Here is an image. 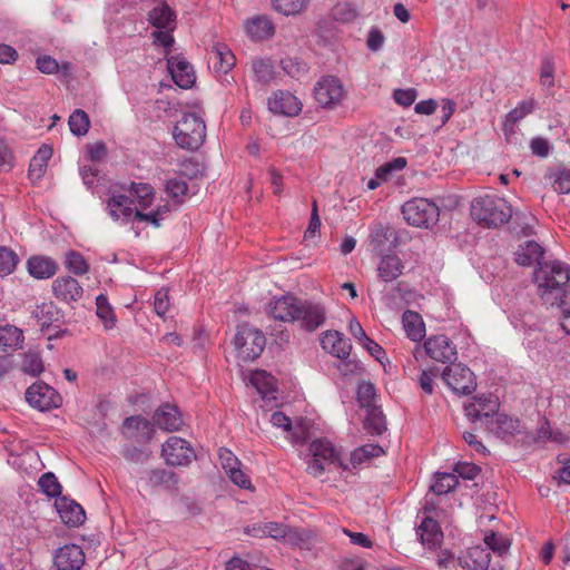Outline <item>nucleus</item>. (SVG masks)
Returning a JSON list of instances; mask_svg holds the SVG:
<instances>
[{
    "mask_svg": "<svg viewBox=\"0 0 570 570\" xmlns=\"http://www.w3.org/2000/svg\"><path fill=\"white\" fill-rule=\"evenodd\" d=\"M534 281L544 303L556 305L570 282V266L561 261L544 262L534 271Z\"/></svg>",
    "mask_w": 570,
    "mask_h": 570,
    "instance_id": "1",
    "label": "nucleus"
},
{
    "mask_svg": "<svg viewBox=\"0 0 570 570\" xmlns=\"http://www.w3.org/2000/svg\"><path fill=\"white\" fill-rule=\"evenodd\" d=\"M471 216L484 227L497 228L510 220L512 208L505 199L487 195L472 202Z\"/></svg>",
    "mask_w": 570,
    "mask_h": 570,
    "instance_id": "2",
    "label": "nucleus"
},
{
    "mask_svg": "<svg viewBox=\"0 0 570 570\" xmlns=\"http://www.w3.org/2000/svg\"><path fill=\"white\" fill-rule=\"evenodd\" d=\"M173 136L176 144L188 150L198 149L205 141L206 125L202 117L195 112L184 114L176 122Z\"/></svg>",
    "mask_w": 570,
    "mask_h": 570,
    "instance_id": "3",
    "label": "nucleus"
},
{
    "mask_svg": "<svg viewBox=\"0 0 570 570\" xmlns=\"http://www.w3.org/2000/svg\"><path fill=\"white\" fill-rule=\"evenodd\" d=\"M402 215L409 225L432 228L440 218L439 206L428 198L414 197L402 205Z\"/></svg>",
    "mask_w": 570,
    "mask_h": 570,
    "instance_id": "4",
    "label": "nucleus"
},
{
    "mask_svg": "<svg viewBox=\"0 0 570 570\" xmlns=\"http://www.w3.org/2000/svg\"><path fill=\"white\" fill-rule=\"evenodd\" d=\"M234 345L240 360L254 361L264 351L266 338L261 330L244 323L237 326Z\"/></svg>",
    "mask_w": 570,
    "mask_h": 570,
    "instance_id": "5",
    "label": "nucleus"
},
{
    "mask_svg": "<svg viewBox=\"0 0 570 570\" xmlns=\"http://www.w3.org/2000/svg\"><path fill=\"white\" fill-rule=\"evenodd\" d=\"M442 380L456 394L469 395L476 389L474 373L461 363L446 366L442 372Z\"/></svg>",
    "mask_w": 570,
    "mask_h": 570,
    "instance_id": "6",
    "label": "nucleus"
},
{
    "mask_svg": "<svg viewBox=\"0 0 570 570\" xmlns=\"http://www.w3.org/2000/svg\"><path fill=\"white\" fill-rule=\"evenodd\" d=\"M499 407V399L489 393L474 396L472 401L465 403L464 412L471 422L480 421L487 424L498 413Z\"/></svg>",
    "mask_w": 570,
    "mask_h": 570,
    "instance_id": "7",
    "label": "nucleus"
},
{
    "mask_svg": "<svg viewBox=\"0 0 570 570\" xmlns=\"http://www.w3.org/2000/svg\"><path fill=\"white\" fill-rule=\"evenodd\" d=\"M161 456L169 465H187L196 455L188 441L179 436H170L163 444Z\"/></svg>",
    "mask_w": 570,
    "mask_h": 570,
    "instance_id": "8",
    "label": "nucleus"
},
{
    "mask_svg": "<svg viewBox=\"0 0 570 570\" xmlns=\"http://www.w3.org/2000/svg\"><path fill=\"white\" fill-rule=\"evenodd\" d=\"M314 95L322 107H334L343 100L345 90L340 79L328 76L315 85Z\"/></svg>",
    "mask_w": 570,
    "mask_h": 570,
    "instance_id": "9",
    "label": "nucleus"
},
{
    "mask_svg": "<svg viewBox=\"0 0 570 570\" xmlns=\"http://www.w3.org/2000/svg\"><path fill=\"white\" fill-rule=\"evenodd\" d=\"M26 400L31 406L40 411H46L52 407H58L61 397L55 389L46 383L39 382L27 389Z\"/></svg>",
    "mask_w": 570,
    "mask_h": 570,
    "instance_id": "10",
    "label": "nucleus"
},
{
    "mask_svg": "<svg viewBox=\"0 0 570 570\" xmlns=\"http://www.w3.org/2000/svg\"><path fill=\"white\" fill-rule=\"evenodd\" d=\"M426 354L434 361L451 363L456 360V346L446 335H434L424 342Z\"/></svg>",
    "mask_w": 570,
    "mask_h": 570,
    "instance_id": "11",
    "label": "nucleus"
},
{
    "mask_svg": "<svg viewBox=\"0 0 570 570\" xmlns=\"http://www.w3.org/2000/svg\"><path fill=\"white\" fill-rule=\"evenodd\" d=\"M302 301L293 295L274 298L268 305V313L275 320L294 322L299 316Z\"/></svg>",
    "mask_w": 570,
    "mask_h": 570,
    "instance_id": "12",
    "label": "nucleus"
},
{
    "mask_svg": "<svg viewBox=\"0 0 570 570\" xmlns=\"http://www.w3.org/2000/svg\"><path fill=\"white\" fill-rule=\"evenodd\" d=\"M167 68L173 81L183 89L190 88L196 80L193 66L180 56H173L167 59Z\"/></svg>",
    "mask_w": 570,
    "mask_h": 570,
    "instance_id": "13",
    "label": "nucleus"
},
{
    "mask_svg": "<svg viewBox=\"0 0 570 570\" xmlns=\"http://www.w3.org/2000/svg\"><path fill=\"white\" fill-rule=\"evenodd\" d=\"M83 563L85 553L77 544H66L56 551V570H80Z\"/></svg>",
    "mask_w": 570,
    "mask_h": 570,
    "instance_id": "14",
    "label": "nucleus"
},
{
    "mask_svg": "<svg viewBox=\"0 0 570 570\" xmlns=\"http://www.w3.org/2000/svg\"><path fill=\"white\" fill-rule=\"evenodd\" d=\"M299 316L296 321L301 322V327L314 332L322 326L326 318V309L318 303L302 301Z\"/></svg>",
    "mask_w": 570,
    "mask_h": 570,
    "instance_id": "15",
    "label": "nucleus"
},
{
    "mask_svg": "<svg viewBox=\"0 0 570 570\" xmlns=\"http://www.w3.org/2000/svg\"><path fill=\"white\" fill-rule=\"evenodd\" d=\"M154 424L163 431H179L184 424L181 414L177 406L169 403L161 404L153 415Z\"/></svg>",
    "mask_w": 570,
    "mask_h": 570,
    "instance_id": "16",
    "label": "nucleus"
},
{
    "mask_svg": "<svg viewBox=\"0 0 570 570\" xmlns=\"http://www.w3.org/2000/svg\"><path fill=\"white\" fill-rule=\"evenodd\" d=\"M268 109L273 114L293 117L302 110V104L289 91L279 90L268 99Z\"/></svg>",
    "mask_w": 570,
    "mask_h": 570,
    "instance_id": "17",
    "label": "nucleus"
},
{
    "mask_svg": "<svg viewBox=\"0 0 570 570\" xmlns=\"http://www.w3.org/2000/svg\"><path fill=\"white\" fill-rule=\"evenodd\" d=\"M154 421H149L140 415L126 417L122 428L126 429L128 439H136L138 442H148L155 433Z\"/></svg>",
    "mask_w": 570,
    "mask_h": 570,
    "instance_id": "18",
    "label": "nucleus"
},
{
    "mask_svg": "<svg viewBox=\"0 0 570 570\" xmlns=\"http://www.w3.org/2000/svg\"><path fill=\"white\" fill-rule=\"evenodd\" d=\"M321 345L326 352L341 360L347 358L352 350L350 341L337 331L324 332L321 336Z\"/></svg>",
    "mask_w": 570,
    "mask_h": 570,
    "instance_id": "19",
    "label": "nucleus"
},
{
    "mask_svg": "<svg viewBox=\"0 0 570 570\" xmlns=\"http://www.w3.org/2000/svg\"><path fill=\"white\" fill-rule=\"evenodd\" d=\"M416 534L420 537L423 546L432 549L439 547L443 539V532L439 523L432 515L422 517L421 523L416 528Z\"/></svg>",
    "mask_w": 570,
    "mask_h": 570,
    "instance_id": "20",
    "label": "nucleus"
},
{
    "mask_svg": "<svg viewBox=\"0 0 570 570\" xmlns=\"http://www.w3.org/2000/svg\"><path fill=\"white\" fill-rule=\"evenodd\" d=\"M458 562L463 570H488L490 553L488 549L472 547L458 558Z\"/></svg>",
    "mask_w": 570,
    "mask_h": 570,
    "instance_id": "21",
    "label": "nucleus"
},
{
    "mask_svg": "<svg viewBox=\"0 0 570 570\" xmlns=\"http://www.w3.org/2000/svg\"><path fill=\"white\" fill-rule=\"evenodd\" d=\"M404 268L403 261L396 254H387L382 256L377 263V277L384 283H390L399 278Z\"/></svg>",
    "mask_w": 570,
    "mask_h": 570,
    "instance_id": "22",
    "label": "nucleus"
},
{
    "mask_svg": "<svg viewBox=\"0 0 570 570\" xmlns=\"http://www.w3.org/2000/svg\"><path fill=\"white\" fill-rule=\"evenodd\" d=\"M56 508L61 520L67 525L78 527L85 522V511L82 507L75 501L62 497L56 501Z\"/></svg>",
    "mask_w": 570,
    "mask_h": 570,
    "instance_id": "23",
    "label": "nucleus"
},
{
    "mask_svg": "<svg viewBox=\"0 0 570 570\" xmlns=\"http://www.w3.org/2000/svg\"><path fill=\"white\" fill-rule=\"evenodd\" d=\"M53 293L63 302L78 301L82 296V287L70 276H60L52 283Z\"/></svg>",
    "mask_w": 570,
    "mask_h": 570,
    "instance_id": "24",
    "label": "nucleus"
},
{
    "mask_svg": "<svg viewBox=\"0 0 570 570\" xmlns=\"http://www.w3.org/2000/svg\"><path fill=\"white\" fill-rule=\"evenodd\" d=\"M209 62L216 71L227 73L235 66L236 58L226 45L218 42L209 51Z\"/></svg>",
    "mask_w": 570,
    "mask_h": 570,
    "instance_id": "25",
    "label": "nucleus"
},
{
    "mask_svg": "<svg viewBox=\"0 0 570 570\" xmlns=\"http://www.w3.org/2000/svg\"><path fill=\"white\" fill-rule=\"evenodd\" d=\"M29 274L38 279L52 277L58 271V264L47 256H32L27 262Z\"/></svg>",
    "mask_w": 570,
    "mask_h": 570,
    "instance_id": "26",
    "label": "nucleus"
},
{
    "mask_svg": "<svg viewBox=\"0 0 570 570\" xmlns=\"http://www.w3.org/2000/svg\"><path fill=\"white\" fill-rule=\"evenodd\" d=\"M543 253L544 249L539 243L534 240H528L523 245L519 246L515 253V261L519 265L522 266H531L533 264H538V267H540V264H544V262H541Z\"/></svg>",
    "mask_w": 570,
    "mask_h": 570,
    "instance_id": "27",
    "label": "nucleus"
},
{
    "mask_svg": "<svg viewBox=\"0 0 570 570\" xmlns=\"http://www.w3.org/2000/svg\"><path fill=\"white\" fill-rule=\"evenodd\" d=\"M371 240L376 249L383 250L385 247H396L399 235L392 226L377 224L372 229Z\"/></svg>",
    "mask_w": 570,
    "mask_h": 570,
    "instance_id": "28",
    "label": "nucleus"
},
{
    "mask_svg": "<svg viewBox=\"0 0 570 570\" xmlns=\"http://www.w3.org/2000/svg\"><path fill=\"white\" fill-rule=\"evenodd\" d=\"M148 21L157 29H175L176 13L163 2L149 11Z\"/></svg>",
    "mask_w": 570,
    "mask_h": 570,
    "instance_id": "29",
    "label": "nucleus"
},
{
    "mask_svg": "<svg viewBox=\"0 0 570 570\" xmlns=\"http://www.w3.org/2000/svg\"><path fill=\"white\" fill-rule=\"evenodd\" d=\"M350 333L358 341V343L366 348L372 356L376 360H381V356L384 354L383 348L370 338L365 331L363 330L361 323L356 318H352L348 325Z\"/></svg>",
    "mask_w": 570,
    "mask_h": 570,
    "instance_id": "30",
    "label": "nucleus"
},
{
    "mask_svg": "<svg viewBox=\"0 0 570 570\" xmlns=\"http://www.w3.org/2000/svg\"><path fill=\"white\" fill-rule=\"evenodd\" d=\"M132 200H130L125 195H116L112 196L107 204V208L109 210V215L115 219H124L128 222L130 217L135 216V210L131 207Z\"/></svg>",
    "mask_w": 570,
    "mask_h": 570,
    "instance_id": "31",
    "label": "nucleus"
},
{
    "mask_svg": "<svg viewBox=\"0 0 570 570\" xmlns=\"http://www.w3.org/2000/svg\"><path fill=\"white\" fill-rule=\"evenodd\" d=\"M247 33L255 40H264L275 32L273 22L266 16H257L245 24Z\"/></svg>",
    "mask_w": 570,
    "mask_h": 570,
    "instance_id": "32",
    "label": "nucleus"
},
{
    "mask_svg": "<svg viewBox=\"0 0 570 570\" xmlns=\"http://www.w3.org/2000/svg\"><path fill=\"white\" fill-rule=\"evenodd\" d=\"M403 327L409 338L421 341L425 335V326L421 315L414 311H405L402 315Z\"/></svg>",
    "mask_w": 570,
    "mask_h": 570,
    "instance_id": "33",
    "label": "nucleus"
},
{
    "mask_svg": "<svg viewBox=\"0 0 570 570\" xmlns=\"http://www.w3.org/2000/svg\"><path fill=\"white\" fill-rule=\"evenodd\" d=\"M491 431L499 435H512L519 431V420L512 419L503 413H497L487 424Z\"/></svg>",
    "mask_w": 570,
    "mask_h": 570,
    "instance_id": "34",
    "label": "nucleus"
},
{
    "mask_svg": "<svg viewBox=\"0 0 570 570\" xmlns=\"http://www.w3.org/2000/svg\"><path fill=\"white\" fill-rule=\"evenodd\" d=\"M52 156V149L49 146H42L32 157L28 176L31 180H39L46 173L48 160Z\"/></svg>",
    "mask_w": 570,
    "mask_h": 570,
    "instance_id": "35",
    "label": "nucleus"
},
{
    "mask_svg": "<svg viewBox=\"0 0 570 570\" xmlns=\"http://www.w3.org/2000/svg\"><path fill=\"white\" fill-rule=\"evenodd\" d=\"M312 455L328 464L342 465L340 453L335 451L332 443L326 440H315L311 443Z\"/></svg>",
    "mask_w": 570,
    "mask_h": 570,
    "instance_id": "36",
    "label": "nucleus"
},
{
    "mask_svg": "<svg viewBox=\"0 0 570 570\" xmlns=\"http://www.w3.org/2000/svg\"><path fill=\"white\" fill-rule=\"evenodd\" d=\"M364 430L372 435H381L386 430L385 417L377 406L365 410Z\"/></svg>",
    "mask_w": 570,
    "mask_h": 570,
    "instance_id": "37",
    "label": "nucleus"
},
{
    "mask_svg": "<svg viewBox=\"0 0 570 570\" xmlns=\"http://www.w3.org/2000/svg\"><path fill=\"white\" fill-rule=\"evenodd\" d=\"M546 179L552 185L553 189L559 194L570 193V168L557 167L551 169Z\"/></svg>",
    "mask_w": 570,
    "mask_h": 570,
    "instance_id": "38",
    "label": "nucleus"
},
{
    "mask_svg": "<svg viewBox=\"0 0 570 570\" xmlns=\"http://www.w3.org/2000/svg\"><path fill=\"white\" fill-rule=\"evenodd\" d=\"M23 343V333L16 326L7 325L0 327V348H18Z\"/></svg>",
    "mask_w": 570,
    "mask_h": 570,
    "instance_id": "39",
    "label": "nucleus"
},
{
    "mask_svg": "<svg viewBox=\"0 0 570 570\" xmlns=\"http://www.w3.org/2000/svg\"><path fill=\"white\" fill-rule=\"evenodd\" d=\"M283 541L293 547L307 548L311 543V532L306 529L288 527L285 531Z\"/></svg>",
    "mask_w": 570,
    "mask_h": 570,
    "instance_id": "40",
    "label": "nucleus"
},
{
    "mask_svg": "<svg viewBox=\"0 0 570 570\" xmlns=\"http://www.w3.org/2000/svg\"><path fill=\"white\" fill-rule=\"evenodd\" d=\"M147 481L150 487L164 485L167 489H171L177 484L176 474L165 469L150 470Z\"/></svg>",
    "mask_w": 570,
    "mask_h": 570,
    "instance_id": "41",
    "label": "nucleus"
},
{
    "mask_svg": "<svg viewBox=\"0 0 570 570\" xmlns=\"http://www.w3.org/2000/svg\"><path fill=\"white\" fill-rule=\"evenodd\" d=\"M537 106V101L533 98L520 101L515 108H513L505 118V127H511L518 121L530 115Z\"/></svg>",
    "mask_w": 570,
    "mask_h": 570,
    "instance_id": "42",
    "label": "nucleus"
},
{
    "mask_svg": "<svg viewBox=\"0 0 570 570\" xmlns=\"http://www.w3.org/2000/svg\"><path fill=\"white\" fill-rule=\"evenodd\" d=\"M70 131L76 136H85L90 128V120L86 111L76 109L68 120Z\"/></svg>",
    "mask_w": 570,
    "mask_h": 570,
    "instance_id": "43",
    "label": "nucleus"
},
{
    "mask_svg": "<svg viewBox=\"0 0 570 570\" xmlns=\"http://www.w3.org/2000/svg\"><path fill=\"white\" fill-rule=\"evenodd\" d=\"M32 314L42 327L49 326L52 322L58 321L59 318V311L51 302L38 305Z\"/></svg>",
    "mask_w": 570,
    "mask_h": 570,
    "instance_id": "44",
    "label": "nucleus"
},
{
    "mask_svg": "<svg viewBox=\"0 0 570 570\" xmlns=\"http://www.w3.org/2000/svg\"><path fill=\"white\" fill-rule=\"evenodd\" d=\"M282 69L293 78L301 79L308 72L307 63L297 57H286L281 60Z\"/></svg>",
    "mask_w": 570,
    "mask_h": 570,
    "instance_id": "45",
    "label": "nucleus"
},
{
    "mask_svg": "<svg viewBox=\"0 0 570 570\" xmlns=\"http://www.w3.org/2000/svg\"><path fill=\"white\" fill-rule=\"evenodd\" d=\"M97 316L104 322L106 328L114 327L116 316L107 296L100 294L96 297Z\"/></svg>",
    "mask_w": 570,
    "mask_h": 570,
    "instance_id": "46",
    "label": "nucleus"
},
{
    "mask_svg": "<svg viewBox=\"0 0 570 570\" xmlns=\"http://www.w3.org/2000/svg\"><path fill=\"white\" fill-rule=\"evenodd\" d=\"M309 0H272L276 11L285 16H294L301 13L307 8Z\"/></svg>",
    "mask_w": 570,
    "mask_h": 570,
    "instance_id": "47",
    "label": "nucleus"
},
{
    "mask_svg": "<svg viewBox=\"0 0 570 570\" xmlns=\"http://www.w3.org/2000/svg\"><path fill=\"white\" fill-rule=\"evenodd\" d=\"M21 370L22 372L30 374L32 376L39 375L43 371V363L40 357V354L36 351H28L23 355Z\"/></svg>",
    "mask_w": 570,
    "mask_h": 570,
    "instance_id": "48",
    "label": "nucleus"
},
{
    "mask_svg": "<svg viewBox=\"0 0 570 570\" xmlns=\"http://www.w3.org/2000/svg\"><path fill=\"white\" fill-rule=\"evenodd\" d=\"M458 484V478L453 473H438L431 490L438 494H446Z\"/></svg>",
    "mask_w": 570,
    "mask_h": 570,
    "instance_id": "49",
    "label": "nucleus"
},
{
    "mask_svg": "<svg viewBox=\"0 0 570 570\" xmlns=\"http://www.w3.org/2000/svg\"><path fill=\"white\" fill-rule=\"evenodd\" d=\"M253 71L258 82L269 83L275 76L274 67L269 60L257 59L253 61Z\"/></svg>",
    "mask_w": 570,
    "mask_h": 570,
    "instance_id": "50",
    "label": "nucleus"
},
{
    "mask_svg": "<svg viewBox=\"0 0 570 570\" xmlns=\"http://www.w3.org/2000/svg\"><path fill=\"white\" fill-rule=\"evenodd\" d=\"M129 190L132 195H135L138 204L142 208L151 205L154 198V188L149 184L131 183Z\"/></svg>",
    "mask_w": 570,
    "mask_h": 570,
    "instance_id": "51",
    "label": "nucleus"
},
{
    "mask_svg": "<svg viewBox=\"0 0 570 570\" xmlns=\"http://www.w3.org/2000/svg\"><path fill=\"white\" fill-rule=\"evenodd\" d=\"M38 485L41 491L50 498H57L61 494V485L52 472L42 474L38 481Z\"/></svg>",
    "mask_w": 570,
    "mask_h": 570,
    "instance_id": "52",
    "label": "nucleus"
},
{
    "mask_svg": "<svg viewBox=\"0 0 570 570\" xmlns=\"http://www.w3.org/2000/svg\"><path fill=\"white\" fill-rule=\"evenodd\" d=\"M376 391L374 384L371 382H362L357 387V401L360 405L367 410L375 405Z\"/></svg>",
    "mask_w": 570,
    "mask_h": 570,
    "instance_id": "53",
    "label": "nucleus"
},
{
    "mask_svg": "<svg viewBox=\"0 0 570 570\" xmlns=\"http://www.w3.org/2000/svg\"><path fill=\"white\" fill-rule=\"evenodd\" d=\"M66 267L75 275H83L88 272V264L83 256L75 250L66 253Z\"/></svg>",
    "mask_w": 570,
    "mask_h": 570,
    "instance_id": "54",
    "label": "nucleus"
},
{
    "mask_svg": "<svg viewBox=\"0 0 570 570\" xmlns=\"http://www.w3.org/2000/svg\"><path fill=\"white\" fill-rule=\"evenodd\" d=\"M19 262L18 255L7 247H0V276L11 274Z\"/></svg>",
    "mask_w": 570,
    "mask_h": 570,
    "instance_id": "55",
    "label": "nucleus"
},
{
    "mask_svg": "<svg viewBox=\"0 0 570 570\" xmlns=\"http://www.w3.org/2000/svg\"><path fill=\"white\" fill-rule=\"evenodd\" d=\"M383 449L379 444H365L351 453V461L353 464H360L364 460L380 456Z\"/></svg>",
    "mask_w": 570,
    "mask_h": 570,
    "instance_id": "56",
    "label": "nucleus"
},
{
    "mask_svg": "<svg viewBox=\"0 0 570 570\" xmlns=\"http://www.w3.org/2000/svg\"><path fill=\"white\" fill-rule=\"evenodd\" d=\"M484 542L490 550L497 552L500 557L507 553L510 548L509 539H507L502 534H498L494 532L487 534L484 538Z\"/></svg>",
    "mask_w": 570,
    "mask_h": 570,
    "instance_id": "57",
    "label": "nucleus"
},
{
    "mask_svg": "<svg viewBox=\"0 0 570 570\" xmlns=\"http://www.w3.org/2000/svg\"><path fill=\"white\" fill-rule=\"evenodd\" d=\"M273 377L269 376L265 371H256L252 374L250 382L256 386L259 393L265 396L274 391Z\"/></svg>",
    "mask_w": 570,
    "mask_h": 570,
    "instance_id": "58",
    "label": "nucleus"
},
{
    "mask_svg": "<svg viewBox=\"0 0 570 570\" xmlns=\"http://www.w3.org/2000/svg\"><path fill=\"white\" fill-rule=\"evenodd\" d=\"M554 63L552 59L544 58L540 66V83L543 87L551 88L554 85Z\"/></svg>",
    "mask_w": 570,
    "mask_h": 570,
    "instance_id": "59",
    "label": "nucleus"
},
{
    "mask_svg": "<svg viewBox=\"0 0 570 570\" xmlns=\"http://www.w3.org/2000/svg\"><path fill=\"white\" fill-rule=\"evenodd\" d=\"M166 190L173 198H178L187 194L188 185L180 178H171L167 180Z\"/></svg>",
    "mask_w": 570,
    "mask_h": 570,
    "instance_id": "60",
    "label": "nucleus"
},
{
    "mask_svg": "<svg viewBox=\"0 0 570 570\" xmlns=\"http://www.w3.org/2000/svg\"><path fill=\"white\" fill-rule=\"evenodd\" d=\"M219 460L226 474L240 466L239 460L228 449L219 450Z\"/></svg>",
    "mask_w": 570,
    "mask_h": 570,
    "instance_id": "61",
    "label": "nucleus"
},
{
    "mask_svg": "<svg viewBox=\"0 0 570 570\" xmlns=\"http://www.w3.org/2000/svg\"><path fill=\"white\" fill-rule=\"evenodd\" d=\"M169 295H168V289H165V288H160L156 294H155V301H154V307H155V312L159 315V316H163L166 314V312L168 311L169 308Z\"/></svg>",
    "mask_w": 570,
    "mask_h": 570,
    "instance_id": "62",
    "label": "nucleus"
},
{
    "mask_svg": "<svg viewBox=\"0 0 570 570\" xmlns=\"http://www.w3.org/2000/svg\"><path fill=\"white\" fill-rule=\"evenodd\" d=\"M394 100L403 106L409 107L411 106L415 99H416V90L413 88L410 89H396L393 94Z\"/></svg>",
    "mask_w": 570,
    "mask_h": 570,
    "instance_id": "63",
    "label": "nucleus"
},
{
    "mask_svg": "<svg viewBox=\"0 0 570 570\" xmlns=\"http://www.w3.org/2000/svg\"><path fill=\"white\" fill-rule=\"evenodd\" d=\"M454 471L463 479L473 480L480 473L481 469L473 463L459 462Z\"/></svg>",
    "mask_w": 570,
    "mask_h": 570,
    "instance_id": "64",
    "label": "nucleus"
}]
</instances>
